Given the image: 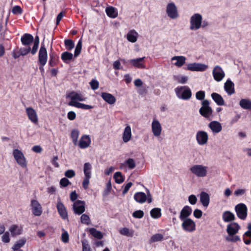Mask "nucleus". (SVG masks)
Segmentation results:
<instances>
[{"instance_id":"f257e3e1","label":"nucleus","mask_w":251,"mask_h":251,"mask_svg":"<svg viewBox=\"0 0 251 251\" xmlns=\"http://www.w3.org/2000/svg\"><path fill=\"white\" fill-rule=\"evenodd\" d=\"M177 97L183 100H188L192 96L190 89L187 86H178L175 89Z\"/></svg>"},{"instance_id":"f03ea898","label":"nucleus","mask_w":251,"mask_h":251,"mask_svg":"<svg viewBox=\"0 0 251 251\" xmlns=\"http://www.w3.org/2000/svg\"><path fill=\"white\" fill-rule=\"evenodd\" d=\"M235 211L237 217L242 220H245L247 217L248 208L245 204L240 203L235 206Z\"/></svg>"},{"instance_id":"7ed1b4c3","label":"nucleus","mask_w":251,"mask_h":251,"mask_svg":"<svg viewBox=\"0 0 251 251\" xmlns=\"http://www.w3.org/2000/svg\"><path fill=\"white\" fill-rule=\"evenodd\" d=\"M202 16L199 14H195L190 18V28L196 30L200 28L201 25Z\"/></svg>"},{"instance_id":"20e7f679","label":"nucleus","mask_w":251,"mask_h":251,"mask_svg":"<svg viewBox=\"0 0 251 251\" xmlns=\"http://www.w3.org/2000/svg\"><path fill=\"white\" fill-rule=\"evenodd\" d=\"M134 198L135 200L139 203H143L146 201H148V203H151L152 201L151 196L149 190L147 191V195L143 192H137L135 193Z\"/></svg>"},{"instance_id":"39448f33","label":"nucleus","mask_w":251,"mask_h":251,"mask_svg":"<svg viewBox=\"0 0 251 251\" xmlns=\"http://www.w3.org/2000/svg\"><path fill=\"white\" fill-rule=\"evenodd\" d=\"M166 13L169 17L175 19L178 17L177 9L174 2L169 3L166 7Z\"/></svg>"},{"instance_id":"423d86ee","label":"nucleus","mask_w":251,"mask_h":251,"mask_svg":"<svg viewBox=\"0 0 251 251\" xmlns=\"http://www.w3.org/2000/svg\"><path fill=\"white\" fill-rule=\"evenodd\" d=\"M182 221V227L187 232H193L196 229V225L193 220L187 218L181 220Z\"/></svg>"},{"instance_id":"0eeeda50","label":"nucleus","mask_w":251,"mask_h":251,"mask_svg":"<svg viewBox=\"0 0 251 251\" xmlns=\"http://www.w3.org/2000/svg\"><path fill=\"white\" fill-rule=\"evenodd\" d=\"M48 60V53L45 44L42 43L38 53V63L46 64Z\"/></svg>"},{"instance_id":"6e6552de","label":"nucleus","mask_w":251,"mask_h":251,"mask_svg":"<svg viewBox=\"0 0 251 251\" xmlns=\"http://www.w3.org/2000/svg\"><path fill=\"white\" fill-rule=\"evenodd\" d=\"M212 75L215 80L221 81L225 76V73L220 66H216L213 70Z\"/></svg>"},{"instance_id":"1a4fd4ad","label":"nucleus","mask_w":251,"mask_h":251,"mask_svg":"<svg viewBox=\"0 0 251 251\" xmlns=\"http://www.w3.org/2000/svg\"><path fill=\"white\" fill-rule=\"evenodd\" d=\"M85 203L84 201L80 200L75 201L73 206L74 213L78 215L82 214L85 210Z\"/></svg>"},{"instance_id":"9d476101","label":"nucleus","mask_w":251,"mask_h":251,"mask_svg":"<svg viewBox=\"0 0 251 251\" xmlns=\"http://www.w3.org/2000/svg\"><path fill=\"white\" fill-rule=\"evenodd\" d=\"M31 206L32 213L35 216H39L41 215L43 212L42 207L37 200H31Z\"/></svg>"},{"instance_id":"9b49d317","label":"nucleus","mask_w":251,"mask_h":251,"mask_svg":"<svg viewBox=\"0 0 251 251\" xmlns=\"http://www.w3.org/2000/svg\"><path fill=\"white\" fill-rule=\"evenodd\" d=\"M240 229L239 225L235 222H231L227 225L226 232L228 235H234L238 232Z\"/></svg>"},{"instance_id":"f8f14e48","label":"nucleus","mask_w":251,"mask_h":251,"mask_svg":"<svg viewBox=\"0 0 251 251\" xmlns=\"http://www.w3.org/2000/svg\"><path fill=\"white\" fill-rule=\"evenodd\" d=\"M56 207L58 212L61 218L63 219H67L68 213L66 208L63 203L61 201L60 198L58 199Z\"/></svg>"},{"instance_id":"ddd939ff","label":"nucleus","mask_w":251,"mask_h":251,"mask_svg":"<svg viewBox=\"0 0 251 251\" xmlns=\"http://www.w3.org/2000/svg\"><path fill=\"white\" fill-rule=\"evenodd\" d=\"M26 113L28 119L34 124L38 123V119L36 112L32 107H27L26 108Z\"/></svg>"},{"instance_id":"4468645a","label":"nucleus","mask_w":251,"mask_h":251,"mask_svg":"<svg viewBox=\"0 0 251 251\" xmlns=\"http://www.w3.org/2000/svg\"><path fill=\"white\" fill-rule=\"evenodd\" d=\"M152 132L154 136L158 137L160 135L162 127L159 121L154 120L151 124Z\"/></svg>"},{"instance_id":"2eb2a0df","label":"nucleus","mask_w":251,"mask_h":251,"mask_svg":"<svg viewBox=\"0 0 251 251\" xmlns=\"http://www.w3.org/2000/svg\"><path fill=\"white\" fill-rule=\"evenodd\" d=\"M145 58V57L132 59L129 60L128 62L135 68L144 69L145 68L144 62Z\"/></svg>"},{"instance_id":"dca6fc26","label":"nucleus","mask_w":251,"mask_h":251,"mask_svg":"<svg viewBox=\"0 0 251 251\" xmlns=\"http://www.w3.org/2000/svg\"><path fill=\"white\" fill-rule=\"evenodd\" d=\"M9 231L12 236L20 235L23 231V226L18 225H12L9 228Z\"/></svg>"},{"instance_id":"f3484780","label":"nucleus","mask_w":251,"mask_h":251,"mask_svg":"<svg viewBox=\"0 0 251 251\" xmlns=\"http://www.w3.org/2000/svg\"><path fill=\"white\" fill-rule=\"evenodd\" d=\"M91 143V139L88 135H83L81 136L79 143L78 146L81 149H85L89 146Z\"/></svg>"},{"instance_id":"a211bd4d","label":"nucleus","mask_w":251,"mask_h":251,"mask_svg":"<svg viewBox=\"0 0 251 251\" xmlns=\"http://www.w3.org/2000/svg\"><path fill=\"white\" fill-rule=\"evenodd\" d=\"M224 89L228 95H230L234 93V84L230 79H228L225 82Z\"/></svg>"},{"instance_id":"6ab92c4d","label":"nucleus","mask_w":251,"mask_h":251,"mask_svg":"<svg viewBox=\"0 0 251 251\" xmlns=\"http://www.w3.org/2000/svg\"><path fill=\"white\" fill-rule=\"evenodd\" d=\"M208 126L211 129L212 131L215 133H218L220 132L222 129V127L221 124L216 121L211 122L209 124Z\"/></svg>"},{"instance_id":"aec40b11","label":"nucleus","mask_w":251,"mask_h":251,"mask_svg":"<svg viewBox=\"0 0 251 251\" xmlns=\"http://www.w3.org/2000/svg\"><path fill=\"white\" fill-rule=\"evenodd\" d=\"M100 96L103 100L109 104H113L116 102V98L110 93L102 92Z\"/></svg>"},{"instance_id":"412c9836","label":"nucleus","mask_w":251,"mask_h":251,"mask_svg":"<svg viewBox=\"0 0 251 251\" xmlns=\"http://www.w3.org/2000/svg\"><path fill=\"white\" fill-rule=\"evenodd\" d=\"M192 212V208L189 206H185L180 212L179 215V219L181 220L187 219L188 217L191 214Z\"/></svg>"},{"instance_id":"4be33fe9","label":"nucleus","mask_w":251,"mask_h":251,"mask_svg":"<svg viewBox=\"0 0 251 251\" xmlns=\"http://www.w3.org/2000/svg\"><path fill=\"white\" fill-rule=\"evenodd\" d=\"M68 105L69 106H75L76 108L85 110L90 109L93 108V106L92 105L80 103L76 101H70L68 103Z\"/></svg>"},{"instance_id":"5701e85b","label":"nucleus","mask_w":251,"mask_h":251,"mask_svg":"<svg viewBox=\"0 0 251 251\" xmlns=\"http://www.w3.org/2000/svg\"><path fill=\"white\" fill-rule=\"evenodd\" d=\"M187 69L191 71H204V64L194 63L187 65Z\"/></svg>"},{"instance_id":"b1692460","label":"nucleus","mask_w":251,"mask_h":251,"mask_svg":"<svg viewBox=\"0 0 251 251\" xmlns=\"http://www.w3.org/2000/svg\"><path fill=\"white\" fill-rule=\"evenodd\" d=\"M223 221L226 223L233 221L235 219V215L229 211H226L222 214Z\"/></svg>"},{"instance_id":"393cba45","label":"nucleus","mask_w":251,"mask_h":251,"mask_svg":"<svg viewBox=\"0 0 251 251\" xmlns=\"http://www.w3.org/2000/svg\"><path fill=\"white\" fill-rule=\"evenodd\" d=\"M131 137V129L129 126H127L125 128L123 134V140L124 142L127 143L130 139Z\"/></svg>"},{"instance_id":"a878e982","label":"nucleus","mask_w":251,"mask_h":251,"mask_svg":"<svg viewBox=\"0 0 251 251\" xmlns=\"http://www.w3.org/2000/svg\"><path fill=\"white\" fill-rule=\"evenodd\" d=\"M21 40L23 45L26 46L29 45L32 43L34 40V38L31 34L25 33L22 36Z\"/></svg>"},{"instance_id":"bb28decb","label":"nucleus","mask_w":251,"mask_h":251,"mask_svg":"<svg viewBox=\"0 0 251 251\" xmlns=\"http://www.w3.org/2000/svg\"><path fill=\"white\" fill-rule=\"evenodd\" d=\"M191 171L198 176H204V167L201 165H195L191 168Z\"/></svg>"},{"instance_id":"cd10ccee","label":"nucleus","mask_w":251,"mask_h":251,"mask_svg":"<svg viewBox=\"0 0 251 251\" xmlns=\"http://www.w3.org/2000/svg\"><path fill=\"white\" fill-rule=\"evenodd\" d=\"M196 99L198 100H201V107L200 109V113L204 116V91H200L196 93Z\"/></svg>"},{"instance_id":"c85d7f7f","label":"nucleus","mask_w":251,"mask_h":251,"mask_svg":"<svg viewBox=\"0 0 251 251\" xmlns=\"http://www.w3.org/2000/svg\"><path fill=\"white\" fill-rule=\"evenodd\" d=\"M211 97L218 105L222 106L225 104V100L220 94L217 93H213L211 94Z\"/></svg>"},{"instance_id":"c756f323","label":"nucleus","mask_w":251,"mask_h":251,"mask_svg":"<svg viewBox=\"0 0 251 251\" xmlns=\"http://www.w3.org/2000/svg\"><path fill=\"white\" fill-rule=\"evenodd\" d=\"M66 97L67 98H70L71 100V101H75V100H77L78 101L85 100V99L83 98L82 96L74 91H72L71 93H70L68 95H67Z\"/></svg>"},{"instance_id":"7c9ffc66","label":"nucleus","mask_w":251,"mask_h":251,"mask_svg":"<svg viewBox=\"0 0 251 251\" xmlns=\"http://www.w3.org/2000/svg\"><path fill=\"white\" fill-rule=\"evenodd\" d=\"M105 12L107 15L111 18H115L118 16V11L116 8L112 7H107L105 9Z\"/></svg>"},{"instance_id":"2f4dec72","label":"nucleus","mask_w":251,"mask_h":251,"mask_svg":"<svg viewBox=\"0 0 251 251\" xmlns=\"http://www.w3.org/2000/svg\"><path fill=\"white\" fill-rule=\"evenodd\" d=\"M138 35L135 30H131L127 34V39L131 43H135L137 40Z\"/></svg>"},{"instance_id":"473e14b6","label":"nucleus","mask_w":251,"mask_h":251,"mask_svg":"<svg viewBox=\"0 0 251 251\" xmlns=\"http://www.w3.org/2000/svg\"><path fill=\"white\" fill-rule=\"evenodd\" d=\"M73 54L69 52L65 51L61 54V58L65 63H69L73 58Z\"/></svg>"},{"instance_id":"72a5a7b5","label":"nucleus","mask_w":251,"mask_h":251,"mask_svg":"<svg viewBox=\"0 0 251 251\" xmlns=\"http://www.w3.org/2000/svg\"><path fill=\"white\" fill-rule=\"evenodd\" d=\"M172 60H176V62L175 63V65L177 67H181L183 66L185 62L186 58L183 56H174L172 59Z\"/></svg>"},{"instance_id":"f704fd0d","label":"nucleus","mask_w":251,"mask_h":251,"mask_svg":"<svg viewBox=\"0 0 251 251\" xmlns=\"http://www.w3.org/2000/svg\"><path fill=\"white\" fill-rule=\"evenodd\" d=\"M240 106L244 109L251 110V101L248 99H242L239 102Z\"/></svg>"},{"instance_id":"c9c22d12","label":"nucleus","mask_w":251,"mask_h":251,"mask_svg":"<svg viewBox=\"0 0 251 251\" xmlns=\"http://www.w3.org/2000/svg\"><path fill=\"white\" fill-rule=\"evenodd\" d=\"M26 239L22 238L17 241L15 244L13 246L12 249L14 251H17L21 248L23 247L26 243Z\"/></svg>"},{"instance_id":"e433bc0d","label":"nucleus","mask_w":251,"mask_h":251,"mask_svg":"<svg viewBox=\"0 0 251 251\" xmlns=\"http://www.w3.org/2000/svg\"><path fill=\"white\" fill-rule=\"evenodd\" d=\"M209 102L208 100H205V118H208L212 116V109L209 106Z\"/></svg>"},{"instance_id":"4c0bfd02","label":"nucleus","mask_w":251,"mask_h":251,"mask_svg":"<svg viewBox=\"0 0 251 251\" xmlns=\"http://www.w3.org/2000/svg\"><path fill=\"white\" fill-rule=\"evenodd\" d=\"M164 239L163 235L160 233H156L153 235L150 239V243L162 241Z\"/></svg>"},{"instance_id":"58836bf2","label":"nucleus","mask_w":251,"mask_h":251,"mask_svg":"<svg viewBox=\"0 0 251 251\" xmlns=\"http://www.w3.org/2000/svg\"><path fill=\"white\" fill-rule=\"evenodd\" d=\"M151 216L154 219H158L161 216V209L159 208H154L150 212Z\"/></svg>"},{"instance_id":"ea45409f","label":"nucleus","mask_w":251,"mask_h":251,"mask_svg":"<svg viewBox=\"0 0 251 251\" xmlns=\"http://www.w3.org/2000/svg\"><path fill=\"white\" fill-rule=\"evenodd\" d=\"M50 60L49 64L50 66L53 67L55 65L56 61L57 58V56L54 52H50Z\"/></svg>"},{"instance_id":"a19ab883","label":"nucleus","mask_w":251,"mask_h":251,"mask_svg":"<svg viewBox=\"0 0 251 251\" xmlns=\"http://www.w3.org/2000/svg\"><path fill=\"white\" fill-rule=\"evenodd\" d=\"M89 232L94 237L98 239H101L103 237V235L101 232L97 230L95 228H91L89 229Z\"/></svg>"},{"instance_id":"79ce46f5","label":"nucleus","mask_w":251,"mask_h":251,"mask_svg":"<svg viewBox=\"0 0 251 251\" xmlns=\"http://www.w3.org/2000/svg\"><path fill=\"white\" fill-rule=\"evenodd\" d=\"M79 132L77 129H73L71 134V137L72 139L73 142L75 145H76L78 143L77 139L79 136Z\"/></svg>"},{"instance_id":"37998d69","label":"nucleus","mask_w":251,"mask_h":251,"mask_svg":"<svg viewBox=\"0 0 251 251\" xmlns=\"http://www.w3.org/2000/svg\"><path fill=\"white\" fill-rule=\"evenodd\" d=\"M196 139L199 145H204V131H199L197 132Z\"/></svg>"},{"instance_id":"c03bdc74","label":"nucleus","mask_w":251,"mask_h":251,"mask_svg":"<svg viewBox=\"0 0 251 251\" xmlns=\"http://www.w3.org/2000/svg\"><path fill=\"white\" fill-rule=\"evenodd\" d=\"M115 182L118 184H121L124 181V178L120 172H116L113 176Z\"/></svg>"},{"instance_id":"a18cd8bd","label":"nucleus","mask_w":251,"mask_h":251,"mask_svg":"<svg viewBox=\"0 0 251 251\" xmlns=\"http://www.w3.org/2000/svg\"><path fill=\"white\" fill-rule=\"evenodd\" d=\"M82 49V41L81 39H80L78 42H77V44L76 45V46L75 50V52H74V57H77L80 53L81 50Z\"/></svg>"},{"instance_id":"49530a36","label":"nucleus","mask_w":251,"mask_h":251,"mask_svg":"<svg viewBox=\"0 0 251 251\" xmlns=\"http://www.w3.org/2000/svg\"><path fill=\"white\" fill-rule=\"evenodd\" d=\"M64 44L66 49L68 50H72L75 47L74 42L71 39H65Z\"/></svg>"},{"instance_id":"de8ad7c7","label":"nucleus","mask_w":251,"mask_h":251,"mask_svg":"<svg viewBox=\"0 0 251 251\" xmlns=\"http://www.w3.org/2000/svg\"><path fill=\"white\" fill-rule=\"evenodd\" d=\"M91 165L89 163H85L84 165V173L85 176H91Z\"/></svg>"},{"instance_id":"09e8293b","label":"nucleus","mask_w":251,"mask_h":251,"mask_svg":"<svg viewBox=\"0 0 251 251\" xmlns=\"http://www.w3.org/2000/svg\"><path fill=\"white\" fill-rule=\"evenodd\" d=\"M81 222L86 225H89L91 223L90 219L89 216L87 214H83L80 217Z\"/></svg>"},{"instance_id":"8fccbe9b","label":"nucleus","mask_w":251,"mask_h":251,"mask_svg":"<svg viewBox=\"0 0 251 251\" xmlns=\"http://www.w3.org/2000/svg\"><path fill=\"white\" fill-rule=\"evenodd\" d=\"M17 163L22 167H26V161L25 158H15Z\"/></svg>"},{"instance_id":"3c124183","label":"nucleus","mask_w":251,"mask_h":251,"mask_svg":"<svg viewBox=\"0 0 251 251\" xmlns=\"http://www.w3.org/2000/svg\"><path fill=\"white\" fill-rule=\"evenodd\" d=\"M89 83H90L91 89L93 90H96L98 89L99 87V82L96 79H93Z\"/></svg>"},{"instance_id":"603ef678","label":"nucleus","mask_w":251,"mask_h":251,"mask_svg":"<svg viewBox=\"0 0 251 251\" xmlns=\"http://www.w3.org/2000/svg\"><path fill=\"white\" fill-rule=\"evenodd\" d=\"M226 240L229 242H236L240 241V237L237 235H228V237H226Z\"/></svg>"},{"instance_id":"864d4df0","label":"nucleus","mask_w":251,"mask_h":251,"mask_svg":"<svg viewBox=\"0 0 251 251\" xmlns=\"http://www.w3.org/2000/svg\"><path fill=\"white\" fill-rule=\"evenodd\" d=\"M132 216L135 218H142L144 216V212L141 210L135 211L133 213Z\"/></svg>"},{"instance_id":"5fc2aeb1","label":"nucleus","mask_w":251,"mask_h":251,"mask_svg":"<svg viewBox=\"0 0 251 251\" xmlns=\"http://www.w3.org/2000/svg\"><path fill=\"white\" fill-rule=\"evenodd\" d=\"M23 10L20 6L16 5L14 6L12 9V12L14 14H21L22 13Z\"/></svg>"},{"instance_id":"6e6d98bb","label":"nucleus","mask_w":251,"mask_h":251,"mask_svg":"<svg viewBox=\"0 0 251 251\" xmlns=\"http://www.w3.org/2000/svg\"><path fill=\"white\" fill-rule=\"evenodd\" d=\"M1 240L5 243H8L10 241L9 233L7 231L3 233V235L1 236Z\"/></svg>"},{"instance_id":"4d7b16f0","label":"nucleus","mask_w":251,"mask_h":251,"mask_svg":"<svg viewBox=\"0 0 251 251\" xmlns=\"http://www.w3.org/2000/svg\"><path fill=\"white\" fill-rule=\"evenodd\" d=\"M91 178V176H85L82 182V185L85 189H87L88 187L89 183V179Z\"/></svg>"},{"instance_id":"13d9d810","label":"nucleus","mask_w":251,"mask_h":251,"mask_svg":"<svg viewBox=\"0 0 251 251\" xmlns=\"http://www.w3.org/2000/svg\"><path fill=\"white\" fill-rule=\"evenodd\" d=\"M30 50L31 48L30 47H28L27 48H21L19 52H20V54H21V55L24 56L28 53L30 51Z\"/></svg>"},{"instance_id":"bf43d9fd","label":"nucleus","mask_w":251,"mask_h":251,"mask_svg":"<svg viewBox=\"0 0 251 251\" xmlns=\"http://www.w3.org/2000/svg\"><path fill=\"white\" fill-rule=\"evenodd\" d=\"M70 184V181L65 177L62 178L60 181V184L62 187H66Z\"/></svg>"},{"instance_id":"052dcab7","label":"nucleus","mask_w":251,"mask_h":251,"mask_svg":"<svg viewBox=\"0 0 251 251\" xmlns=\"http://www.w3.org/2000/svg\"><path fill=\"white\" fill-rule=\"evenodd\" d=\"M61 240L64 243H68L69 241V234L67 231H64L61 235Z\"/></svg>"},{"instance_id":"680f3d73","label":"nucleus","mask_w":251,"mask_h":251,"mask_svg":"<svg viewBox=\"0 0 251 251\" xmlns=\"http://www.w3.org/2000/svg\"><path fill=\"white\" fill-rule=\"evenodd\" d=\"M129 168L132 169H133L135 167V163L134 160L132 158H129L126 161Z\"/></svg>"},{"instance_id":"e2e57ef3","label":"nucleus","mask_w":251,"mask_h":251,"mask_svg":"<svg viewBox=\"0 0 251 251\" xmlns=\"http://www.w3.org/2000/svg\"><path fill=\"white\" fill-rule=\"evenodd\" d=\"M75 172L73 170H68L65 173V176L68 178H72L75 176Z\"/></svg>"},{"instance_id":"0e129e2a","label":"nucleus","mask_w":251,"mask_h":251,"mask_svg":"<svg viewBox=\"0 0 251 251\" xmlns=\"http://www.w3.org/2000/svg\"><path fill=\"white\" fill-rule=\"evenodd\" d=\"M120 233L122 235L129 236H131V235L129 233V229L126 227L122 228L120 230Z\"/></svg>"},{"instance_id":"69168bd1","label":"nucleus","mask_w":251,"mask_h":251,"mask_svg":"<svg viewBox=\"0 0 251 251\" xmlns=\"http://www.w3.org/2000/svg\"><path fill=\"white\" fill-rule=\"evenodd\" d=\"M188 201H189V202L191 204H195L197 202V199L196 198V197L194 195H190L189 198H188Z\"/></svg>"},{"instance_id":"338daca9","label":"nucleus","mask_w":251,"mask_h":251,"mask_svg":"<svg viewBox=\"0 0 251 251\" xmlns=\"http://www.w3.org/2000/svg\"><path fill=\"white\" fill-rule=\"evenodd\" d=\"M82 244L83 251H92L89 245L86 242L83 241Z\"/></svg>"},{"instance_id":"774afa93","label":"nucleus","mask_w":251,"mask_h":251,"mask_svg":"<svg viewBox=\"0 0 251 251\" xmlns=\"http://www.w3.org/2000/svg\"><path fill=\"white\" fill-rule=\"evenodd\" d=\"M67 118L70 120L73 121L76 118V114L74 111H69L67 114Z\"/></svg>"}]
</instances>
